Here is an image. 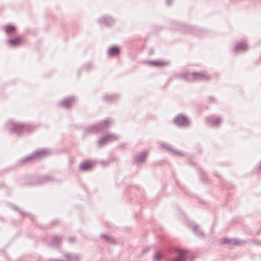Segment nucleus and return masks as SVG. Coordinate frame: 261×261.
<instances>
[{
  "mask_svg": "<svg viewBox=\"0 0 261 261\" xmlns=\"http://www.w3.org/2000/svg\"><path fill=\"white\" fill-rule=\"evenodd\" d=\"M105 99L107 101H109L110 100H113L114 99V98L113 97L111 96H106L105 97Z\"/></svg>",
  "mask_w": 261,
  "mask_h": 261,
  "instance_id": "nucleus-23",
  "label": "nucleus"
},
{
  "mask_svg": "<svg viewBox=\"0 0 261 261\" xmlns=\"http://www.w3.org/2000/svg\"><path fill=\"white\" fill-rule=\"evenodd\" d=\"M119 138V136L117 134H110L106 135L105 136L101 138L97 141V144L99 147H101L108 142H112L117 140Z\"/></svg>",
  "mask_w": 261,
  "mask_h": 261,
  "instance_id": "nucleus-3",
  "label": "nucleus"
},
{
  "mask_svg": "<svg viewBox=\"0 0 261 261\" xmlns=\"http://www.w3.org/2000/svg\"><path fill=\"white\" fill-rule=\"evenodd\" d=\"M74 101V98L73 97H71L69 99H66L60 103V106L63 107L68 108Z\"/></svg>",
  "mask_w": 261,
  "mask_h": 261,
  "instance_id": "nucleus-12",
  "label": "nucleus"
},
{
  "mask_svg": "<svg viewBox=\"0 0 261 261\" xmlns=\"http://www.w3.org/2000/svg\"><path fill=\"white\" fill-rule=\"evenodd\" d=\"M172 0H166V4L167 5H170Z\"/></svg>",
  "mask_w": 261,
  "mask_h": 261,
  "instance_id": "nucleus-24",
  "label": "nucleus"
},
{
  "mask_svg": "<svg viewBox=\"0 0 261 261\" xmlns=\"http://www.w3.org/2000/svg\"><path fill=\"white\" fill-rule=\"evenodd\" d=\"M21 41V38H17L14 39H10L8 41V42L12 46L17 45Z\"/></svg>",
  "mask_w": 261,
  "mask_h": 261,
  "instance_id": "nucleus-18",
  "label": "nucleus"
},
{
  "mask_svg": "<svg viewBox=\"0 0 261 261\" xmlns=\"http://www.w3.org/2000/svg\"><path fill=\"white\" fill-rule=\"evenodd\" d=\"M91 167V165L89 162H84L80 166V168L83 171L89 170Z\"/></svg>",
  "mask_w": 261,
  "mask_h": 261,
  "instance_id": "nucleus-15",
  "label": "nucleus"
},
{
  "mask_svg": "<svg viewBox=\"0 0 261 261\" xmlns=\"http://www.w3.org/2000/svg\"><path fill=\"white\" fill-rule=\"evenodd\" d=\"M228 242V239H224L223 243H227Z\"/></svg>",
  "mask_w": 261,
  "mask_h": 261,
  "instance_id": "nucleus-28",
  "label": "nucleus"
},
{
  "mask_svg": "<svg viewBox=\"0 0 261 261\" xmlns=\"http://www.w3.org/2000/svg\"><path fill=\"white\" fill-rule=\"evenodd\" d=\"M163 256V254L161 251H156L153 256L154 261H160Z\"/></svg>",
  "mask_w": 261,
  "mask_h": 261,
  "instance_id": "nucleus-17",
  "label": "nucleus"
},
{
  "mask_svg": "<svg viewBox=\"0 0 261 261\" xmlns=\"http://www.w3.org/2000/svg\"><path fill=\"white\" fill-rule=\"evenodd\" d=\"M25 127V126L22 124L13 123L11 130L13 133L19 134L21 132Z\"/></svg>",
  "mask_w": 261,
  "mask_h": 261,
  "instance_id": "nucleus-9",
  "label": "nucleus"
},
{
  "mask_svg": "<svg viewBox=\"0 0 261 261\" xmlns=\"http://www.w3.org/2000/svg\"><path fill=\"white\" fill-rule=\"evenodd\" d=\"M73 240H74V238H70L69 239V241L70 242H72Z\"/></svg>",
  "mask_w": 261,
  "mask_h": 261,
  "instance_id": "nucleus-27",
  "label": "nucleus"
},
{
  "mask_svg": "<svg viewBox=\"0 0 261 261\" xmlns=\"http://www.w3.org/2000/svg\"><path fill=\"white\" fill-rule=\"evenodd\" d=\"M102 237L103 238H104L105 239H106V240L110 243H114V241L113 239L108 235H106V234L102 235Z\"/></svg>",
  "mask_w": 261,
  "mask_h": 261,
  "instance_id": "nucleus-21",
  "label": "nucleus"
},
{
  "mask_svg": "<svg viewBox=\"0 0 261 261\" xmlns=\"http://www.w3.org/2000/svg\"><path fill=\"white\" fill-rule=\"evenodd\" d=\"M15 28L12 25L6 26L5 31L7 33H13L15 31Z\"/></svg>",
  "mask_w": 261,
  "mask_h": 261,
  "instance_id": "nucleus-20",
  "label": "nucleus"
},
{
  "mask_svg": "<svg viewBox=\"0 0 261 261\" xmlns=\"http://www.w3.org/2000/svg\"><path fill=\"white\" fill-rule=\"evenodd\" d=\"M185 78L190 81H208L211 79L209 75L201 72H193L186 73L185 75Z\"/></svg>",
  "mask_w": 261,
  "mask_h": 261,
  "instance_id": "nucleus-1",
  "label": "nucleus"
},
{
  "mask_svg": "<svg viewBox=\"0 0 261 261\" xmlns=\"http://www.w3.org/2000/svg\"><path fill=\"white\" fill-rule=\"evenodd\" d=\"M147 155L146 152H143L135 157L134 160L136 164H142L144 161Z\"/></svg>",
  "mask_w": 261,
  "mask_h": 261,
  "instance_id": "nucleus-8",
  "label": "nucleus"
},
{
  "mask_svg": "<svg viewBox=\"0 0 261 261\" xmlns=\"http://www.w3.org/2000/svg\"><path fill=\"white\" fill-rule=\"evenodd\" d=\"M61 239L58 236H55L53 238L51 245L53 246H57L61 243Z\"/></svg>",
  "mask_w": 261,
  "mask_h": 261,
  "instance_id": "nucleus-16",
  "label": "nucleus"
},
{
  "mask_svg": "<svg viewBox=\"0 0 261 261\" xmlns=\"http://www.w3.org/2000/svg\"><path fill=\"white\" fill-rule=\"evenodd\" d=\"M175 123L178 126H188L189 125V121L187 118L182 115H178L175 118Z\"/></svg>",
  "mask_w": 261,
  "mask_h": 261,
  "instance_id": "nucleus-5",
  "label": "nucleus"
},
{
  "mask_svg": "<svg viewBox=\"0 0 261 261\" xmlns=\"http://www.w3.org/2000/svg\"><path fill=\"white\" fill-rule=\"evenodd\" d=\"M148 248L144 249L142 251V254L145 253V252H147L148 250Z\"/></svg>",
  "mask_w": 261,
  "mask_h": 261,
  "instance_id": "nucleus-25",
  "label": "nucleus"
},
{
  "mask_svg": "<svg viewBox=\"0 0 261 261\" xmlns=\"http://www.w3.org/2000/svg\"><path fill=\"white\" fill-rule=\"evenodd\" d=\"M47 153V152L45 150H41L38 151H36L31 155L23 158L20 160V162L21 163H25L34 159H39L43 156H45Z\"/></svg>",
  "mask_w": 261,
  "mask_h": 261,
  "instance_id": "nucleus-2",
  "label": "nucleus"
},
{
  "mask_svg": "<svg viewBox=\"0 0 261 261\" xmlns=\"http://www.w3.org/2000/svg\"><path fill=\"white\" fill-rule=\"evenodd\" d=\"M174 252L177 256L172 259V261H185L187 258V252L186 251L175 249Z\"/></svg>",
  "mask_w": 261,
  "mask_h": 261,
  "instance_id": "nucleus-6",
  "label": "nucleus"
},
{
  "mask_svg": "<svg viewBox=\"0 0 261 261\" xmlns=\"http://www.w3.org/2000/svg\"><path fill=\"white\" fill-rule=\"evenodd\" d=\"M49 177L47 176H46L45 177H43V179L45 180H49Z\"/></svg>",
  "mask_w": 261,
  "mask_h": 261,
  "instance_id": "nucleus-26",
  "label": "nucleus"
},
{
  "mask_svg": "<svg viewBox=\"0 0 261 261\" xmlns=\"http://www.w3.org/2000/svg\"><path fill=\"white\" fill-rule=\"evenodd\" d=\"M247 49V45L244 42H240L237 44L234 51L236 52L240 51H245Z\"/></svg>",
  "mask_w": 261,
  "mask_h": 261,
  "instance_id": "nucleus-13",
  "label": "nucleus"
},
{
  "mask_svg": "<svg viewBox=\"0 0 261 261\" xmlns=\"http://www.w3.org/2000/svg\"><path fill=\"white\" fill-rule=\"evenodd\" d=\"M110 21H112V20H108V21H106V18H103L102 19V22L105 23L106 25H109L110 24Z\"/></svg>",
  "mask_w": 261,
  "mask_h": 261,
  "instance_id": "nucleus-22",
  "label": "nucleus"
},
{
  "mask_svg": "<svg viewBox=\"0 0 261 261\" xmlns=\"http://www.w3.org/2000/svg\"><path fill=\"white\" fill-rule=\"evenodd\" d=\"M190 227L198 237L202 238L204 237L203 232L200 230L199 227L197 225L192 223Z\"/></svg>",
  "mask_w": 261,
  "mask_h": 261,
  "instance_id": "nucleus-10",
  "label": "nucleus"
},
{
  "mask_svg": "<svg viewBox=\"0 0 261 261\" xmlns=\"http://www.w3.org/2000/svg\"><path fill=\"white\" fill-rule=\"evenodd\" d=\"M161 145L165 149L168 150L170 152H172L174 154L178 155H182V153L181 152L174 150L168 144L164 143V144H162Z\"/></svg>",
  "mask_w": 261,
  "mask_h": 261,
  "instance_id": "nucleus-11",
  "label": "nucleus"
},
{
  "mask_svg": "<svg viewBox=\"0 0 261 261\" xmlns=\"http://www.w3.org/2000/svg\"><path fill=\"white\" fill-rule=\"evenodd\" d=\"M112 123V122L110 120L104 121L102 123L93 125L90 127L92 131L97 132H104L105 131Z\"/></svg>",
  "mask_w": 261,
  "mask_h": 261,
  "instance_id": "nucleus-4",
  "label": "nucleus"
},
{
  "mask_svg": "<svg viewBox=\"0 0 261 261\" xmlns=\"http://www.w3.org/2000/svg\"><path fill=\"white\" fill-rule=\"evenodd\" d=\"M207 122L213 126H219L221 123V118L215 116H210L207 118Z\"/></svg>",
  "mask_w": 261,
  "mask_h": 261,
  "instance_id": "nucleus-7",
  "label": "nucleus"
},
{
  "mask_svg": "<svg viewBox=\"0 0 261 261\" xmlns=\"http://www.w3.org/2000/svg\"><path fill=\"white\" fill-rule=\"evenodd\" d=\"M148 64L156 66H162L165 65V63L160 61H150L148 62Z\"/></svg>",
  "mask_w": 261,
  "mask_h": 261,
  "instance_id": "nucleus-19",
  "label": "nucleus"
},
{
  "mask_svg": "<svg viewBox=\"0 0 261 261\" xmlns=\"http://www.w3.org/2000/svg\"><path fill=\"white\" fill-rule=\"evenodd\" d=\"M119 53V48L117 47H113L109 50V55L110 56H115Z\"/></svg>",
  "mask_w": 261,
  "mask_h": 261,
  "instance_id": "nucleus-14",
  "label": "nucleus"
}]
</instances>
